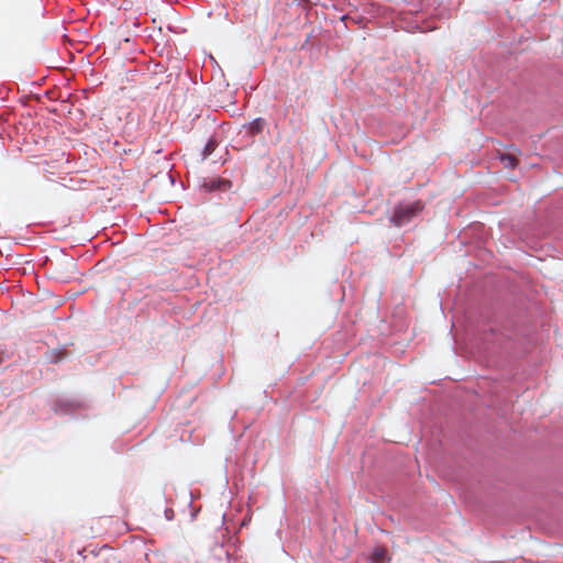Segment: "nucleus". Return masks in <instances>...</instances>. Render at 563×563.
Instances as JSON below:
<instances>
[{
    "label": "nucleus",
    "mask_w": 563,
    "mask_h": 563,
    "mask_svg": "<svg viewBox=\"0 0 563 563\" xmlns=\"http://www.w3.org/2000/svg\"><path fill=\"white\" fill-rule=\"evenodd\" d=\"M423 208L420 201H416L411 205H402L395 208L391 222L396 227H401L410 222Z\"/></svg>",
    "instance_id": "f257e3e1"
},
{
    "label": "nucleus",
    "mask_w": 563,
    "mask_h": 563,
    "mask_svg": "<svg viewBox=\"0 0 563 563\" xmlns=\"http://www.w3.org/2000/svg\"><path fill=\"white\" fill-rule=\"evenodd\" d=\"M209 190H228L231 188V181L227 179H212L206 184Z\"/></svg>",
    "instance_id": "f03ea898"
},
{
    "label": "nucleus",
    "mask_w": 563,
    "mask_h": 563,
    "mask_svg": "<svg viewBox=\"0 0 563 563\" xmlns=\"http://www.w3.org/2000/svg\"><path fill=\"white\" fill-rule=\"evenodd\" d=\"M499 158L506 168H515L518 165V159L511 154H501Z\"/></svg>",
    "instance_id": "7ed1b4c3"
},
{
    "label": "nucleus",
    "mask_w": 563,
    "mask_h": 563,
    "mask_svg": "<svg viewBox=\"0 0 563 563\" xmlns=\"http://www.w3.org/2000/svg\"><path fill=\"white\" fill-rule=\"evenodd\" d=\"M216 147H217L216 141L209 140L203 148V157L206 158L209 155H211L213 153V151L216 150Z\"/></svg>",
    "instance_id": "20e7f679"
},
{
    "label": "nucleus",
    "mask_w": 563,
    "mask_h": 563,
    "mask_svg": "<svg viewBox=\"0 0 563 563\" xmlns=\"http://www.w3.org/2000/svg\"><path fill=\"white\" fill-rule=\"evenodd\" d=\"M263 126H264V121H263L262 119H257V120H255V121L251 124L250 130H251V132H252L253 134H257V133L262 132Z\"/></svg>",
    "instance_id": "39448f33"
},
{
    "label": "nucleus",
    "mask_w": 563,
    "mask_h": 563,
    "mask_svg": "<svg viewBox=\"0 0 563 563\" xmlns=\"http://www.w3.org/2000/svg\"><path fill=\"white\" fill-rule=\"evenodd\" d=\"M385 553V549L378 548L375 550L374 555L376 556V559H382L384 558Z\"/></svg>",
    "instance_id": "423d86ee"
},
{
    "label": "nucleus",
    "mask_w": 563,
    "mask_h": 563,
    "mask_svg": "<svg viewBox=\"0 0 563 563\" xmlns=\"http://www.w3.org/2000/svg\"><path fill=\"white\" fill-rule=\"evenodd\" d=\"M3 362V356L2 354L0 353V364Z\"/></svg>",
    "instance_id": "0eeeda50"
}]
</instances>
